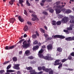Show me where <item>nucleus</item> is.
<instances>
[{"instance_id": "79ce46f5", "label": "nucleus", "mask_w": 74, "mask_h": 74, "mask_svg": "<svg viewBox=\"0 0 74 74\" xmlns=\"http://www.w3.org/2000/svg\"><path fill=\"white\" fill-rule=\"evenodd\" d=\"M24 14H25V15H27V11H26V10H24Z\"/></svg>"}, {"instance_id": "864d4df0", "label": "nucleus", "mask_w": 74, "mask_h": 74, "mask_svg": "<svg viewBox=\"0 0 74 74\" xmlns=\"http://www.w3.org/2000/svg\"><path fill=\"white\" fill-rule=\"evenodd\" d=\"M36 19V18H35L34 17H33L32 18V21H35Z\"/></svg>"}, {"instance_id": "5701e85b", "label": "nucleus", "mask_w": 74, "mask_h": 74, "mask_svg": "<svg viewBox=\"0 0 74 74\" xmlns=\"http://www.w3.org/2000/svg\"><path fill=\"white\" fill-rule=\"evenodd\" d=\"M12 60L14 62H16L17 61V57H13Z\"/></svg>"}, {"instance_id": "09e8293b", "label": "nucleus", "mask_w": 74, "mask_h": 74, "mask_svg": "<svg viewBox=\"0 0 74 74\" xmlns=\"http://www.w3.org/2000/svg\"><path fill=\"white\" fill-rule=\"evenodd\" d=\"M69 17L70 18H71L72 19H74V16L72 15L69 16Z\"/></svg>"}, {"instance_id": "58836bf2", "label": "nucleus", "mask_w": 74, "mask_h": 74, "mask_svg": "<svg viewBox=\"0 0 74 74\" xmlns=\"http://www.w3.org/2000/svg\"><path fill=\"white\" fill-rule=\"evenodd\" d=\"M32 16L33 17H34V18H36L37 17V15L35 14H32Z\"/></svg>"}, {"instance_id": "ea45409f", "label": "nucleus", "mask_w": 74, "mask_h": 74, "mask_svg": "<svg viewBox=\"0 0 74 74\" xmlns=\"http://www.w3.org/2000/svg\"><path fill=\"white\" fill-rule=\"evenodd\" d=\"M5 71L4 70L0 71V74H3V73H4Z\"/></svg>"}, {"instance_id": "a878e982", "label": "nucleus", "mask_w": 74, "mask_h": 74, "mask_svg": "<svg viewBox=\"0 0 74 74\" xmlns=\"http://www.w3.org/2000/svg\"><path fill=\"white\" fill-rule=\"evenodd\" d=\"M52 38L49 37L48 38H47L46 39V41H47L49 40H52Z\"/></svg>"}, {"instance_id": "e2e57ef3", "label": "nucleus", "mask_w": 74, "mask_h": 74, "mask_svg": "<svg viewBox=\"0 0 74 74\" xmlns=\"http://www.w3.org/2000/svg\"><path fill=\"white\" fill-rule=\"evenodd\" d=\"M40 4L41 6H43V5H44V3L43 2H42V3H41Z\"/></svg>"}, {"instance_id": "9b49d317", "label": "nucleus", "mask_w": 74, "mask_h": 74, "mask_svg": "<svg viewBox=\"0 0 74 74\" xmlns=\"http://www.w3.org/2000/svg\"><path fill=\"white\" fill-rule=\"evenodd\" d=\"M49 10V12H51V13H53V10L52 9V8L49 7V8H48V9L46 10L47 11H48Z\"/></svg>"}, {"instance_id": "603ef678", "label": "nucleus", "mask_w": 74, "mask_h": 74, "mask_svg": "<svg viewBox=\"0 0 74 74\" xmlns=\"http://www.w3.org/2000/svg\"><path fill=\"white\" fill-rule=\"evenodd\" d=\"M27 23L29 25H32V23H31V22L29 21L27 22Z\"/></svg>"}, {"instance_id": "f257e3e1", "label": "nucleus", "mask_w": 74, "mask_h": 74, "mask_svg": "<svg viewBox=\"0 0 74 74\" xmlns=\"http://www.w3.org/2000/svg\"><path fill=\"white\" fill-rule=\"evenodd\" d=\"M38 55L40 58H43L44 59L47 60H52L53 59V58L51 57V55L49 54H47V56L44 57L43 54H38Z\"/></svg>"}, {"instance_id": "cd10ccee", "label": "nucleus", "mask_w": 74, "mask_h": 74, "mask_svg": "<svg viewBox=\"0 0 74 74\" xmlns=\"http://www.w3.org/2000/svg\"><path fill=\"white\" fill-rule=\"evenodd\" d=\"M69 22L71 23H73V24H74V20L73 19H71Z\"/></svg>"}, {"instance_id": "0eeeda50", "label": "nucleus", "mask_w": 74, "mask_h": 74, "mask_svg": "<svg viewBox=\"0 0 74 74\" xmlns=\"http://www.w3.org/2000/svg\"><path fill=\"white\" fill-rule=\"evenodd\" d=\"M42 69L43 71H45V72H47V73H48L49 72L51 68L50 69H48V68H46L44 66H42Z\"/></svg>"}, {"instance_id": "2f4dec72", "label": "nucleus", "mask_w": 74, "mask_h": 74, "mask_svg": "<svg viewBox=\"0 0 74 74\" xmlns=\"http://www.w3.org/2000/svg\"><path fill=\"white\" fill-rule=\"evenodd\" d=\"M7 72H9V73H11L12 72H14V71L12 70H7L6 71Z\"/></svg>"}, {"instance_id": "f8f14e48", "label": "nucleus", "mask_w": 74, "mask_h": 74, "mask_svg": "<svg viewBox=\"0 0 74 74\" xmlns=\"http://www.w3.org/2000/svg\"><path fill=\"white\" fill-rule=\"evenodd\" d=\"M56 38H64L65 37L64 36L56 35Z\"/></svg>"}, {"instance_id": "7c9ffc66", "label": "nucleus", "mask_w": 74, "mask_h": 74, "mask_svg": "<svg viewBox=\"0 0 74 74\" xmlns=\"http://www.w3.org/2000/svg\"><path fill=\"white\" fill-rule=\"evenodd\" d=\"M24 40H25L24 39H23L19 41V42L17 44H16H16H18V43H21V42H23V41H24Z\"/></svg>"}, {"instance_id": "6e6d98bb", "label": "nucleus", "mask_w": 74, "mask_h": 74, "mask_svg": "<svg viewBox=\"0 0 74 74\" xmlns=\"http://www.w3.org/2000/svg\"><path fill=\"white\" fill-rule=\"evenodd\" d=\"M10 67H11V66H10V65H9L7 67V68H6L7 70H8V69H10Z\"/></svg>"}, {"instance_id": "72a5a7b5", "label": "nucleus", "mask_w": 74, "mask_h": 74, "mask_svg": "<svg viewBox=\"0 0 74 74\" xmlns=\"http://www.w3.org/2000/svg\"><path fill=\"white\" fill-rule=\"evenodd\" d=\"M60 12H61V11L60 10V9L57 10L56 11V12L57 14H59L60 13Z\"/></svg>"}, {"instance_id": "c756f323", "label": "nucleus", "mask_w": 74, "mask_h": 74, "mask_svg": "<svg viewBox=\"0 0 74 74\" xmlns=\"http://www.w3.org/2000/svg\"><path fill=\"white\" fill-rule=\"evenodd\" d=\"M14 0H11V1H9V3L11 5H12V4H13L14 1Z\"/></svg>"}, {"instance_id": "f3484780", "label": "nucleus", "mask_w": 74, "mask_h": 74, "mask_svg": "<svg viewBox=\"0 0 74 74\" xmlns=\"http://www.w3.org/2000/svg\"><path fill=\"white\" fill-rule=\"evenodd\" d=\"M30 51L29 50H27L25 51V54L26 56H29L30 55Z\"/></svg>"}, {"instance_id": "13d9d810", "label": "nucleus", "mask_w": 74, "mask_h": 74, "mask_svg": "<svg viewBox=\"0 0 74 74\" xmlns=\"http://www.w3.org/2000/svg\"><path fill=\"white\" fill-rule=\"evenodd\" d=\"M64 32H65V33H67V34H69V32L67 30H64Z\"/></svg>"}, {"instance_id": "412c9836", "label": "nucleus", "mask_w": 74, "mask_h": 74, "mask_svg": "<svg viewBox=\"0 0 74 74\" xmlns=\"http://www.w3.org/2000/svg\"><path fill=\"white\" fill-rule=\"evenodd\" d=\"M49 74H53V71L50 69L49 72Z\"/></svg>"}, {"instance_id": "37998d69", "label": "nucleus", "mask_w": 74, "mask_h": 74, "mask_svg": "<svg viewBox=\"0 0 74 74\" xmlns=\"http://www.w3.org/2000/svg\"><path fill=\"white\" fill-rule=\"evenodd\" d=\"M43 14H44V15H47V14H48V13H47V12H42Z\"/></svg>"}, {"instance_id": "e433bc0d", "label": "nucleus", "mask_w": 74, "mask_h": 74, "mask_svg": "<svg viewBox=\"0 0 74 74\" xmlns=\"http://www.w3.org/2000/svg\"><path fill=\"white\" fill-rule=\"evenodd\" d=\"M32 38H37V36L36 34H34L32 35Z\"/></svg>"}, {"instance_id": "6ab92c4d", "label": "nucleus", "mask_w": 74, "mask_h": 74, "mask_svg": "<svg viewBox=\"0 0 74 74\" xmlns=\"http://www.w3.org/2000/svg\"><path fill=\"white\" fill-rule=\"evenodd\" d=\"M71 12V10L70 9L66 10V11L65 12L66 14H69Z\"/></svg>"}, {"instance_id": "393cba45", "label": "nucleus", "mask_w": 74, "mask_h": 74, "mask_svg": "<svg viewBox=\"0 0 74 74\" xmlns=\"http://www.w3.org/2000/svg\"><path fill=\"white\" fill-rule=\"evenodd\" d=\"M38 70H39V71H41V70H42V67L39 66L38 67Z\"/></svg>"}, {"instance_id": "473e14b6", "label": "nucleus", "mask_w": 74, "mask_h": 74, "mask_svg": "<svg viewBox=\"0 0 74 74\" xmlns=\"http://www.w3.org/2000/svg\"><path fill=\"white\" fill-rule=\"evenodd\" d=\"M52 24L53 25H56V21H52Z\"/></svg>"}, {"instance_id": "338daca9", "label": "nucleus", "mask_w": 74, "mask_h": 74, "mask_svg": "<svg viewBox=\"0 0 74 74\" xmlns=\"http://www.w3.org/2000/svg\"><path fill=\"white\" fill-rule=\"evenodd\" d=\"M19 53L20 54V55H22V51H19Z\"/></svg>"}, {"instance_id": "39448f33", "label": "nucleus", "mask_w": 74, "mask_h": 74, "mask_svg": "<svg viewBox=\"0 0 74 74\" xmlns=\"http://www.w3.org/2000/svg\"><path fill=\"white\" fill-rule=\"evenodd\" d=\"M60 62V60H57L56 61V65H59V66L58 67L59 69H60L62 67V64L59 63Z\"/></svg>"}, {"instance_id": "6e6552de", "label": "nucleus", "mask_w": 74, "mask_h": 74, "mask_svg": "<svg viewBox=\"0 0 74 74\" xmlns=\"http://www.w3.org/2000/svg\"><path fill=\"white\" fill-rule=\"evenodd\" d=\"M16 21V20L15 19V18H11L10 19H9V22L10 23H12V24H13Z\"/></svg>"}, {"instance_id": "4c0bfd02", "label": "nucleus", "mask_w": 74, "mask_h": 74, "mask_svg": "<svg viewBox=\"0 0 74 74\" xmlns=\"http://www.w3.org/2000/svg\"><path fill=\"white\" fill-rule=\"evenodd\" d=\"M34 44H38V41L35 40L33 42Z\"/></svg>"}, {"instance_id": "680f3d73", "label": "nucleus", "mask_w": 74, "mask_h": 74, "mask_svg": "<svg viewBox=\"0 0 74 74\" xmlns=\"http://www.w3.org/2000/svg\"><path fill=\"white\" fill-rule=\"evenodd\" d=\"M42 48L44 49V48H46V47H45V45H43L42 47Z\"/></svg>"}, {"instance_id": "8fccbe9b", "label": "nucleus", "mask_w": 74, "mask_h": 74, "mask_svg": "<svg viewBox=\"0 0 74 74\" xmlns=\"http://www.w3.org/2000/svg\"><path fill=\"white\" fill-rule=\"evenodd\" d=\"M67 60V59H63L62 60V62H66V60Z\"/></svg>"}, {"instance_id": "69168bd1", "label": "nucleus", "mask_w": 74, "mask_h": 74, "mask_svg": "<svg viewBox=\"0 0 74 74\" xmlns=\"http://www.w3.org/2000/svg\"><path fill=\"white\" fill-rule=\"evenodd\" d=\"M60 3V1L57 2H56V3L57 5H58V4H59Z\"/></svg>"}, {"instance_id": "c9c22d12", "label": "nucleus", "mask_w": 74, "mask_h": 74, "mask_svg": "<svg viewBox=\"0 0 74 74\" xmlns=\"http://www.w3.org/2000/svg\"><path fill=\"white\" fill-rule=\"evenodd\" d=\"M26 3L28 6H30V4L29 3V1H28L27 0L26 1Z\"/></svg>"}, {"instance_id": "4468645a", "label": "nucleus", "mask_w": 74, "mask_h": 74, "mask_svg": "<svg viewBox=\"0 0 74 74\" xmlns=\"http://www.w3.org/2000/svg\"><path fill=\"white\" fill-rule=\"evenodd\" d=\"M16 46V44L14 45H13L12 46H9V50L10 49H13L14 48V47Z\"/></svg>"}, {"instance_id": "de8ad7c7", "label": "nucleus", "mask_w": 74, "mask_h": 74, "mask_svg": "<svg viewBox=\"0 0 74 74\" xmlns=\"http://www.w3.org/2000/svg\"><path fill=\"white\" fill-rule=\"evenodd\" d=\"M5 49L9 50V46H7L5 47Z\"/></svg>"}, {"instance_id": "49530a36", "label": "nucleus", "mask_w": 74, "mask_h": 74, "mask_svg": "<svg viewBox=\"0 0 74 74\" xmlns=\"http://www.w3.org/2000/svg\"><path fill=\"white\" fill-rule=\"evenodd\" d=\"M44 36H45V38H47L48 37V35L47 34H44Z\"/></svg>"}, {"instance_id": "052dcab7", "label": "nucleus", "mask_w": 74, "mask_h": 74, "mask_svg": "<svg viewBox=\"0 0 74 74\" xmlns=\"http://www.w3.org/2000/svg\"><path fill=\"white\" fill-rule=\"evenodd\" d=\"M66 10H67L66 9H63L62 10V11H63V12H64V11H66Z\"/></svg>"}, {"instance_id": "423d86ee", "label": "nucleus", "mask_w": 74, "mask_h": 74, "mask_svg": "<svg viewBox=\"0 0 74 74\" xmlns=\"http://www.w3.org/2000/svg\"><path fill=\"white\" fill-rule=\"evenodd\" d=\"M47 48L48 51H52L53 48V47L52 45L51 44H49L47 46Z\"/></svg>"}, {"instance_id": "f03ea898", "label": "nucleus", "mask_w": 74, "mask_h": 74, "mask_svg": "<svg viewBox=\"0 0 74 74\" xmlns=\"http://www.w3.org/2000/svg\"><path fill=\"white\" fill-rule=\"evenodd\" d=\"M29 46H30V43H27V41L25 40L23 42V45L21 46V48H23L24 49H27L29 47Z\"/></svg>"}, {"instance_id": "5fc2aeb1", "label": "nucleus", "mask_w": 74, "mask_h": 74, "mask_svg": "<svg viewBox=\"0 0 74 74\" xmlns=\"http://www.w3.org/2000/svg\"><path fill=\"white\" fill-rule=\"evenodd\" d=\"M9 62V61H6L3 63V64H7V63H8Z\"/></svg>"}, {"instance_id": "bb28decb", "label": "nucleus", "mask_w": 74, "mask_h": 74, "mask_svg": "<svg viewBox=\"0 0 74 74\" xmlns=\"http://www.w3.org/2000/svg\"><path fill=\"white\" fill-rule=\"evenodd\" d=\"M58 51L60 52H61L62 51V49L60 47H59L57 49Z\"/></svg>"}, {"instance_id": "c03bdc74", "label": "nucleus", "mask_w": 74, "mask_h": 74, "mask_svg": "<svg viewBox=\"0 0 74 74\" xmlns=\"http://www.w3.org/2000/svg\"><path fill=\"white\" fill-rule=\"evenodd\" d=\"M58 25H60L61 24V21H58L57 23Z\"/></svg>"}, {"instance_id": "7ed1b4c3", "label": "nucleus", "mask_w": 74, "mask_h": 74, "mask_svg": "<svg viewBox=\"0 0 74 74\" xmlns=\"http://www.w3.org/2000/svg\"><path fill=\"white\" fill-rule=\"evenodd\" d=\"M27 70H29V72L30 74H37V72H36L35 69L33 70V68L30 66L27 67Z\"/></svg>"}, {"instance_id": "ddd939ff", "label": "nucleus", "mask_w": 74, "mask_h": 74, "mask_svg": "<svg viewBox=\"0 0 74 74\" xmlns=\"http://www.w3.org/2000/svg\"><path fill=\"white\" fill-rule=\"evenodd\" d=\"M74 26V24H71L69 28H68V30H72L73 27Z\"/></svg>"}, {"instance_id": "2eb2a0df", "label": "nucleus", "mask_w": 74, "mask_h": 74, "mask_svg": "<svg viewBox=\"0 0 74 74\" xmlns=\"http://www.w3.org/2000/svg\"><path fill=\"white\" fill-rule=\"evenodd\" d=\"M18 20L21 22H23V21H24V20L23 19V18H21V17L20 16H19L18 17Z\"/></svg>"}, {"instance_id": "1a4fd4ad", "label": "nucleus", "mask_w": 74, "mask_h": 74, "mask_svg": "<svg viewBox=\"0 0 74 74\" xmlns=\"http://www.w3.org/2000/svg\"><path fill=\"white\" fill-rule=\"evenodd\" d=\"M39 48V46L38 45L34 46L32 48V50L33 51H36L37 50H38Z\"/></svg>"}, {"instance_id": "774afa93", "label": "nucleus", "mask_w": 74, "mask_h": 74, "mask_svg": "<svg viewBox=\"0 0 74 74\" xmlns=\"http://www.w3.org/2000/svg\"><path fill=\"white\" fill-rule=\"evenodd\" d=\"M17 74H21V72L20 71H18L17 73Z\"/></svg>"}, {"instance_id": "f704fd0d", "label": "nucleus", "mask_w": 74, "mask_h": 74, "mask_svg": "<svg viewBox=\"0 0 74 74\" xmlns=\"http://www.w3.org/2000/svg\"><path fill=\"white\" fill-rule=\"evenodd\" d=\"M65 6V5H62V6L59 5L58 6V8H63V7H64Z\"/></svg>"}, {"instance_id": "9d476101", "label": "nucleus", "mask_w": 74, "mask_h": 74, "mask_svg": "<svg viewBox=\"0 0 74 74\" xmlns=\"http://www.w3.org/2000/svg\"><path fill=\"white\" fill-rule=\"evenodd\" d=\"M20 66L19 64H16L14 65V69L16 70H19L20 68L19 67Z\"/></svg>"}, {"instance_id": "aec40b11", "label": "nucleus", "mask_w": 74, "mask_h": 74, "mask_svg": "<svg viewBox=\"0 0 74 74\" xmlns=\"http://www.w3.org/2000/svg\"><path fill=\"white\" fill-rule=\"evenodd\" d=\"M65 40L66 41H72V38L71 37L67 38H65Z\"/></svg>"}, {"instance_id": "a211bd4d", "label": "nucleus", "mask_w": 74, "mask_h": 74, "mask_svg": "<svg viewBox=\"0 0 74 74\" xmlns=\"http://www.w3.org/2000/svg\"><path fill=\"white\" fill-rule=\"evenodd\" d=\"M44 49H41L40 50L38 51V53L39 54H41L42 53L44 52Z\"/></svg>"}, {"instance_id": "dca6fc26", "label": "nucleus", "mask_w": 74, "mask_h": 74, "mask_svg": "<svg viewBox=\"0 0 74 74\" xmlns=\"http://www.w3.org/2000/svg\"><path fill=\"white\" fill-rule=\"evenodd\" d=\"M23 29L24 32H27L28 30V27L27 25H25L24 26Z\"/></svg>"}, {"instance_id": "b1692460", "label": "nucleus", "mask_w": 74, "mask_h": 74, "mask_svg": "<svg viewBox=\"0 0 74 74\" xmlns=\"http://www.w3.org/2000/svg\"><path fill=\"white\" fill-rule=\"evenodd\" d=\"M28 59H31V60H32V59H33L34 58V57L32 56H31L28 57Z\"/></svg>"}, {"instance_id": "bf43d9fd", "label": "nucleus", "mask_w": 74, "mask_h": 74, "mask_svg": "<svg viewBox=\"0 0 74 74\" xmlns=\"http://www.w3.org/2000/svg\"><path fill=\"white\" fill-rule=\"evenodd\" d=\"M36 33L37 36H39V34H38V33L37 31L36 32Z\"/></svg>"}, {"instance_id": "4d7b16f0", "label": "nucleus", "mask_w": 74, "mask_h": 74, "mask_svg": "<svg viewBox=\"0 0 74 74\" xmlns=\"http://www.w3.org/2000/svg\"><path fill=\"white\" fill-rule=\"evenodd\" d=\"M71 55L72 56H74V52H72L71 53Z\"/></svg>"}, {"instance_id": "c85d7f7f", "label": "nucleus", "mask_w": 74, "mask_h": 74, "mask_svg": "<svg viewBox=\"0 0 74 74\" xmlns=\"http://www.w3.org/2000/svg\"><path fill=\"white\" fill-rule=\"evenodd\" d=\"M40 29L41 32L43 33H45V30L43 29L42 28H40Z\"/></svg>"}, {"instance_id": "20e7f679", "label": "nucleus", "mask_w": 74, "mask_h": 74, "mask_svg": "<svg viewBox=\"0 0 74 74\" xmlns=\"http://www.w3.org/2000/svg\"><path fill=\"white\" fill-rule=\"evenodd\" d=\"M69 17L66 16L64 17L61 20L62 23H66L69 21Z\"/></svg>"}, {"instance_id": "0e129e2a", "label": "nucleus", "mask_w": 74, "mask_h": 74, "mask_svg": "<svg viewBox=\"0 0 74 74\" xmlns=\"http://www.w3.org/2000/svg\"><path fill=\"white\" fill-rule=\"evenodd\" d=\"M28 44H30V39H29L28 40H27Z\"/></svg>"}, {"instance_id": "4be33fe9", "label": "nucleus", "mask_w": 74, "mask_h": 74, "mask_svg": "<svg viewBox=\"0 0 74 74\" xmlns=\"http://www.w3.org/2000/svg\"><path fill=\"white\" fill-rule=\"evenodd\" d=\"M64 16L62 14H59L58 15V18H59V19H60V18H63V17Z\"/></svg>"}, {"instance_id": "3c124183", "label": "nucleus", "mask_w": 74, "mask_h": 74, "mask_svg": "<svg viewBox=\"0 0 74 74\" xmlns=\"http://www.w3.org/2000/svg\"><path fill=\"white\" fill-rule=\"evenodd\" d=\"M19 3L20 4H21L23 3V0H21L20 1H19Z\"/></svg>"}, {"instance_id": "a18cd8bd", "label": "nucleus", "mask_w": 74, "mask_h": 74, "mask_svg": "<svg viewBox=\"0 0 74 74\" xmlns=\"http://www.w3.org/2000/svg\"><path fill=\"white\" fill-rule=\"evenodd\" d=\"M29 12L30 13H32V14H34L35 13V12H34L33 11H32L31 10H29Z\"/></svg>"}, {"instance_id": "a19ab883", "label": "nucleus", "mask_w": 74, "mask_h": 74, "mask_svg": "<svg viewBox=\"0 0 74 74\" xmlns=\"http://www.w3.org/2000/svg\"><path fill=\"white\" fill-rule=\"evenodd\" d=\"M72 56H69L68 57V59L69 60H71V59H72Z\"/></svg>"}]
</instances>
